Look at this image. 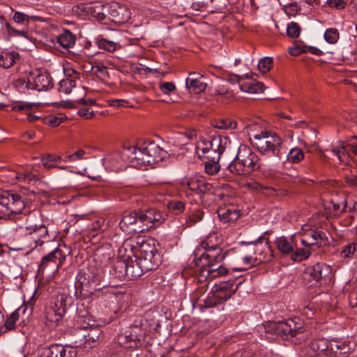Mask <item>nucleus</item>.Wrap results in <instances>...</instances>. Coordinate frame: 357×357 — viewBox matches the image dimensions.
Returning <instances> with one entry per match:
<instances>
[{
  "instance_id": "obj_1",
  "label": "nucleus",
  "mask_w": 357,
  "mask_h": 357,
  "mask_svg": "<svg viewBox=\"0 0 357 357\" xmlns=\"http://www.w3.org/2000/svg\"><path fill=\"white\" fill-rule=\"evenodd\" d=\"M113 253L108 247L98 248L94 254V260L98 264L99 267L89 266L87 271H81L77 275V285L81 291H86L91 296H97L98 292L107 287L106 284H102L105 276L103 268L110 261Z\"/></svg>"
},
{
  "instance_id": "obj_2",
  "label": "nucleus",
  "mask_w": 357,
  "mask_h": 357,
  "mask_svg": "<svg viewBox=\"0 0 357 357\" xmlns=\"http://www.w3.org/2000/svg\"><path fill=\"white\" fill-rule=\"evenodd\" d=\"M165 218L154 208L144 211L126 212L123 215L119 227L128 233H142L162 224Z\"/></svg>"
},
{
  "instance_id": "obj_3",
  "label": "nucleus",
  "mask_w": 357,
  "mask_h": 357,
  "mask_svg": "<svg viewBox=\"0 0 357 357\" xmlns=\"http://www.w3.org/2000/svg\"><path fill=\"white\" fill-rule=\"evenodd\" d=\"M250 140L261 155L281 158L283 140L276 132L271 130H261L250 137Z\"/></svg>"
},
{
  "instance_id": "obj_4",
  "label": "nucleus",
  "mask_w": 357,
  "mask_h": 357,
  "mask_svg": "<svg viewBox=\"0 0 357 357\" xmlns=\"http://www.w3.org/2000/svg\"><path fill=\"white\" fill-rule=\"evenodd\" d=\"M259 167V158L245 145L239 146L236 157L228 166L230 172L237 175L248 174Z\"/></svg>"
},
{
  "instance_id": "obj_5",
  "label": "nucleus",
  "mask_w": 357,
  "mask_h": 357,
  "mask_svg": "<svg viewBox=\"0 0 357 357\" xmlns=\"http://www.w3.org/2000/svg\"><path fill=\"white\" fill-rule=\"evenodd\" d=\"M266 333L282 339L289 340L295 344L301 343L305 337L304 330L293 320L286 321H269L265 325Z\"/></svg>"
},
{
  "instance_id": "obj_6",
  "label": "nucleus",
  "mask_w": 357,
  "mask_h": 357,
  "mask_svg": "<svg viewBox=\"0 0 357 357\" xmlns=\"http://www.w3.org/2000/svg\"><path fill=\"white\" fill-rule=\"evenodd\" d=\"M219 243L220 239L216 234L208 235L195 251V263L202 262L205 259H210L222 262L227 256V251L222 252Z\"/></svg>"
},
{
  "instance_id": "obj_7",
  "label": "nucleus",
  "mask_w": 357,
  "mask_h": 357,
  "mask_svg": "<svg viewBox=\"0 0 357 357\" xmlns=\"http://www.w3.org/2000/svg\"><path fill=\"white\" fill-rule=\"evenodd\" d=\"M117 342L126 349L142 347L145 343V332L139 325L129 326L118 335Z\"/></svg>"
},
{
  "instance_id": "obj_8",
  "label": "nucleus",
  "mask_w": 357,
  "mask_h": 357,
  "mask_svg": "<svg viewBox=\"0 0 357 357\" xmlns=\"http://www.w3.org/2000/svg\"><path fill=\"white\" fill-rule=\"evenodd\" d=\"M9 202H12V204L10 206V215L24 214L28 215L26 219L40 218L41 215L38 211L30 212L25 208L24 202L22 199L20 195L8 191H4L0 194V205H8Z\"/></svg>"
},
{
  "instance_id": "obj_9",
  "label": "nucleus",
  "mask_w": 357,
  "mask_h": 357,
  "mask_svg": "<svg viewBox=\"0 0 357 357\" xmlns=\"http://www.w3.org/2000/svg\"><path fill=\"white\" fill-rule=\"evenodd\" d=\"M27 225L26 227H19L17 232L20 235L30 236L34 246L42 245L45 241H48V231L46 226L40 223H33L32 218L26 219Z\"/></svg>"
},
{
  "instance_id": "obj_10",
  "label": "nucleus",
  "mask_w": 357,
  "mask_h": 357,
  "mask_svg": "<svg viewBox=\"0 0 357 357\" xmlns=\"http://www.w3.org/2000/svg\"><path fill=\"white\" fill-rule=\"evenodd\" d=\"M221 263L213 261V259L195 263L196 266L199 268L198 281L201 282L208 278L213 279L225 275L227 273V269Z\"/></svg>"
},
{
  "instance_id": "obj_11",
  "label": "nucleus",
  "mask_w": 357,
  "mask_h": 357,
  "mask_svg": "<svg viewBox=\"0 0 357 357\" xmlns=\"http://www.w3.org/2000/svg\"><path fill=\"white\" fill-rule=\"evenodd\" d=\"M330 348L331 342L324 338L316 339L302 347L301 353L303 357H332Z\"/></svg>"
},
{
  "instance_id": "obj_12",
  "label": "nucleus",
  "mask_w": 357,
  "mask_h": 357,
  "mask_svg": "<svg viewBox=\"0 0 357 357\" xmlns=\"http://www.w3.org/2000/svg\"><path fill=\"white\" fill-rule=\"evenodd\" d=\"M30 90L38 92L47 91L53 88V79L50 74L45 70H36L28 77Z\"/></svg>"
},
{
  "instance_id": "obj_13",
  "label": "nucleus",
  "mask_w": 357,
  "mask_h": 357,
  "mask_svg": "<svg viewBox=\"0 0 357 357\" xmlns=\"http://www.w3.org/2000/svg\"><path fill=\"white\" fill-rule=\"evenodd\" d=\"M146 155L147 154L145 152V144L141 147L125 146L121 152L122 160L130 163L132 166L148 165Z\"/></svg>"
},
{
  "instance_id": "obj_14",
  "label": "nucleus",
  "mask_w": 357,
  "mask_h": 357,
  "mask_svg": "<svg viewBox=\"0 0 357 357\" xmlns=\"http://www.w3.org/2000/svg\"><path fill=\"white\" fill-rule=\"evenodd\" d=\"M117 268L124 270L122 275H124L129 280H135L140 277L144 272L139 264V261L135 257L133 260L130 255H128L120 261L118 262Z\"/></svg>"
},
{
  "instance_id": "obj_15",
  "label": "nucleus",
  "mask_w": 357,
  "mask_h": 357,
  "mask_svg": "<svg viewBox=\"0 0 357 357\" xmlns=\"http://www.w3.org/2000/svg\"><path fill=\"white\" fill-rule=\"evenodd\" d=\"M77 351L70 345L53 344L42 349L40 357H77Z\"/></svg>"
},
{
  "instance_id": "obj_16",
  "label": "nucleus",
  "mask_w": 357,
  "mask_h": 357,
  "mask_svg": "<svg viewBox=\"0 0 357 357\" xmlns=\"http://www.w3.org/2000/svg\"><path fill=\"white\" fill-rule=\"evenodd\" d=\"M199 142H200L201 147H203L202 150H208L209 147L222 153L231 141L227 136L214 134L208 138L200 137Z\"/></svg>"
},
{
  "instance_id": "obj_17",
  "label": "nucleus",
  "mask_w": 357,
  "mask_h": 357,
  "mask_svg": "<svg viewBox=\"0 0 357 357\" xmlns=\"http://www.w3.org/2000/svg\"><path fill=\"white\" fill-rule=\"evenodd\" d=\"M66 259V255L59 248H55L47 255L44 256L39 266L42 271L47 267L55 268L56 271L63 264Z\"/></svg>"
},
{
  "instance_id": "obj_18",
  "label": "nucleus",
  "mask_w": 357,
  "mask_h": 357,
  "mask_svg": "<svg viewBox=\"0 0 357 357\" xmlns=\"http://www.w3.org/2000/svg\"><path fill=\"white\" fill-rule=\"evenodd\" d=\"M332 273V269L330 266L324 263H317L312 266L308 267L306 270V275H309V279L314 283L326 280Z\"/></svg>"
},
{
  "instance_id": "obj_19",
  "label": "nucleus",
  "mask_w": 357,
  "mask_h": 357,
  "mask_svg": "<svg viewBox=\"0 0 357 357\" xmlns=\"http://www.w3.org/2000/svg\"><path fill=\"white\" fill-rule=\"evenodd\" d=\"M182 185L183 188H188L192 192L198 194H204L211 188V184L207 183L203 177L199 176L185 179L182 181Z\"/></svg>"
},
{
  "instance_id": "obj_20",
  "label": "nucleus",
  "mask_w": 357,
  "mask_h": 357,
  "mask_svg": "<svg viewBox=\"0 0 357 357\" xmlns=\"http://www.w3.org/2000/svg\"><path fill=\"white\" fill-rule=\"evenodd\" d=\"M145 152L148 165L159 162L168 156L167 152L154 142L145 144Z\"/></svg>"
},
{
  "instance_id": "obj_21",
  "label": "nucleus",
  "mask_w": 357,
  "mask_h": 357,
  "mask_svg": "<svg viewBox=\"0 0 357 357\" xmlns=\"http://www.w3.org/2000/svg\"><path fill=\"white\" fill-rule=\"evenodd\" d=\"M328 241L324 232L321 230L311 229L305 232L302 235L301 242L306 248L317 245L321 246L322 243H326Z\"/></svg>"
},
{
  "instance_id": "obj_22",
  "label": "nucleus",
  "mask_w": 357,
  "mask_h": 357,
  "mask_svg": "<svg viewBox=\"0 0 357 357\" xmlns=\"http://www.w3.org/2000/svg\"><path fill=\"white\" fill-rule=\"evenodd\" d=\"M73 302V297L63 291L59 292L52 298L50 305L56 310L66 313L67 307L70 306Z\"/></svg>"
},
{
  "instance_id": "obj_23",
  "label": "nucleus",
  "mask_w": 357,
  "mask_h": 357,
  "mask_svg": "<svg viewBox=\"0 0 357 357\" xmlns=\"http://www.w3.org/2000/svg\"><path fill=\"white\" fill-rule=\"evenodd\" d=\"M64 314L61 310L49 305L45 310V325L51 329L54 328L59 325Z\"/></svg>"
},
{
  "instance_id": "obj_24",
  "label": "nucleus",
  "mask_w": 357,
  "mask_h": 357,
  "mask_svg": "<svg viewBox=\"0 0 357 357\" xmlns=\"http://www.w3.org/2000/svg\"><path fill=\"white\" fill-rule=\"evenodd\" d=\"M219 219L224 223H228L236 220L240 217V211L236 207L231 206H221L218 211Z\"/></svg>"
},
{
  "instance_id": "obj_25",
  "label": "nucleus",
  "mask_w": 357,
  "mask_h": 357,
  "mask_svg": "<svg viewBox=\"0 0 357 357\" xmlns=\"http://www.w3.org/2000/svg\"><path fill=\"white\" fill-rule=\"evenodd\" d=\"M140 255L144 257L149 261L153 262L158 261V265H160L162 258L160 254L153 245H151L148 242H143L140 245Z\"/></svg>"
},
{
  "instance_id": "obj_26",
  "label": "nucleus",
  "mask_w": 357,
  "mask_h": 357,
  "mask_svg": "<svg viewBox=\"0 0 357 357\" xmlns=\"http://www.w3.org/2000/svg\"><path fill=\"white\" fill-rule=\"evenodd\" d=\"M232 295H234V290L226 294H221V292L216 291L215 290L211 295L208 296L206 299L205 305L206 307H215L218 304L222 303L229 300Z\"/></svg>"
},
{
  "instance_id": "obj_27",
  "label": "nucleus",
  "mask_w": 357,
  "mask_h": 357,
  "mask_svg": "<svg viewBox=\"0 0 357 357\" xmlns=\"http://www.w3.org/2000/svg\"><path fill=\"white\" fill-rule=\"evenodd\" d=\"M204 218V211L198 204L192 205L186 216L185 224L191 227L201 221Z\"/></svg>"
},
{
  "instance_id": "obj_28",
  "label": "nucleus",
  "mask_w": 357,
  "mask_h": 357,
  "mask_svg": "<svg viewBox=\"0 0 357 357\" xmlns=\"http://www.w3.org/2000/svg\"><path fill=\"white\" fill-rule=\"evenodd\" d=\"M203 147H201L200 142H197L196 145V153L199 158L202 159H206L211 162H219L222 153L213 150L208 147V149L202 150Z\"/></svg>"
},
{
  "instance_id": "obj_29",
  "label": "nucleus",
  "mask_w": 357,
  "mask_h": 357,
  "mask_svg": "<svg viewBox=\"0 0 357 357\" xmlns=\"http://www.w3.org/2000/svg\"><path fill=\"white\" fill-rule=\"evenodd\" d=\"M275 245L277 249L283 255L291 254L296 246L292 238L288 239L285 236H280L275 239Z\"/></svg>"
},
{
  "instance_id": "obj_30",
  "label": "nucleus",
  "mask_w": 357,
  "mask_h": 357,
  "mask_svg": "<svg viewBox=\"0 0 357 357\" xmlns=\"http://www.w3.org/2000/svg\"><path fill=\"white\" fill-rule=\"evenodd\" d=\"M111 8V15L112 20L119 23L127 21L130 17V13L124 7L118 6L117 4H112Z\"/></svg>"
},
{
  "instance_id": "obj_31",
  "label": "nucleus",
  "mask_w": 357,
  "mask_h": 357,
  "mask_svg": "<svg viewBox=\"0 0 357 357\" xmlns=\"http://www.w3.org/2000/svg\"><path fill=\"white\" fill-rule=\"evenodd\" d=\"M20 59V55L17 52H2L0 54V66L4 68L11 67L17 60Z\"/></svg>"
},
{
  "instance_id": "obj_32",
  "label": "nucleus",
  "mask_w": 357,
  "mask_h": 357,
  "mask_svg": "<svg viewBox=\"0 0 357 357\" xmlns=\"http://www.w3.org/2000/svg\"><path fill=\"white\" fill-rule=\"evenodd\" d=\"M239 89L243 92L254 94L262 93L264 91L265 86L261 82L253 81L240 84Z\"/></svg>"
},
{
  "instance_id": "obj_33",
  "label": "nucleus",
  "mask_w": 357,
  "mask_h": 357,
  "mask_svg": "<svg viewBox=\"0 0 357 357\" xmlns=\"http://www.w3.org/2000/svg\"><path fill=\"white\" fill-rule=\"evenodd\" d=\"M75 36L68 30H66L57 37V43L66 49L72 47L75 45Z\"/></svg>"
},
{
  "instance_id": "obj_34",
  "label": "nucleus",
  "mask_w": 357,
  "mask_h": 357,
  "mask_svg": "<svg viewBox=\"0 0 357 357\" xmlns=\"http://www.w3.org/2000/svg\"><path fill=\"white\" fill-rule=\"evenodd\" d=\"M211 126L220 130H235L237 128V122L229 119H221L212 121Z\"/></svg>"
},
{
  "instance_id": "obj_35",
  "label": "nucleus",
  "mask_w": 357,
  "mask_h": 357,
  "mask_svg": "<svg viewBox=\"0 0 357 357\" xmlns=\"http://www.w3.org/2000/svg\"><path fill=\"white\" fill-rule=\"evenodd\" d=\"M330 349L332 351V357H337V354H346L351 352L352 347L345 343H341L337 341H331Z\"/></svg>"
},
{
  "instance_id": "obj_36",
  "label": "nucleus",
  "mask_w": 357,
  "mask_h": 357,
  "mask_svg": "<svg viewBox=\"0 0 357 357\" xmlns=\"http://www.w3.org/2000/svg\"><path fill=\"white\" fill-rule=\"evenodd\" d=\"M241 282L234 283L233 281H224L220 283L219 285L216 287L215 291L221 292V294H226L227 293L231 292L234 290V294L238 289V285Z\"/></svg>"
},
{
  "instance_id": "obj_37",
  "label": "nucleus",
  "mask_w": 357,
  "mask_h": 357,
  "mask_svg": "<svg viewBox=\"0 0 357 357\" xmlns=\"http://www.w3.org/2000/svg\"><path fill=\"white\" fill-rule=\"evenodd\" d=\"M185 86L189 93L198 94L206 89V84L202 79H192L190 83H185Z\"/></svg>"
},
{
  "instance_id": "obj_38",
  "label": "nucleus",
  "mask_w": 357,
  "mask_h": 357,
  "mask_svg": "<svg viewBox=\"0 0 357 357\" xmlns=\"http://www.w3.org/2000/svg\"><path fill=\"white\" fill-rule=\"evenodd\" d=\"M20 315L17 310L12 312L5 321L3 326L1 327V331H9L15 328L16 322L19 319Z\"/></svg>"
},
{
  "instance_id": "obj_39",
  "label": "nucleus",
  "mask_w": 357,
  "mask_h": 357,
  "mask_svg": "<svg viewBox=\"0 0 357 357\" xmlns=\"http://www.w3.org/2000/svg\"><path fill=\"white\" fill-rule=\"evenodd\" d=\"M167 206L170 212L179 215L184 211L185 203L178 199H172L167 202Z\"/></svg>"
},
{
  "instance_id": "obj_40",
  "label": "nucleus",
  "mask_w": 357,
  "mask_h": 357,
  "mask_svg": "<svg viewBox=\"0 0 357 357\" xmlns=\"http://www.w3.org/2000/svg\"><path fill=\"white\" fill-rule=\"evenodd\" d=\"M136 258L138 260L139 264V266H141L144 273L149 271L155 270L159 266V265H158V261H153V262H151L146 259L142 255H140L139 257H136Z\"/></svg>"
},
{
  "instance_id": "obj_41",
  "label": "nucleus",
  "mask_w": 357,
  "mask_h": 357,
  "mask_svg": "<svg viewBox=\"0 0 357 357\" xmlns=\"http://www.w3.org/2000/svg\"><path fill=\"white\" fill-rule=\"evenodd\" d=\"M286 157L288 161L297 164L304 158V153L300 149H292L289 151Z\"/></svg>"
},
{
  "instance_id": "obj_42",
  "label": "nucleus",
  "mask_w": 357,
  "mask_h": 357,
  "mask_svg": "<svg viewBox=\"0 0 357 357\" xmlns=\"http://www.w3.org/2000/svg\"><path fill=\"white\" fill-rule=\"evenodd\" d=\"M76 82L71 78H66L59 82V91L68 94L75 87Z\"/></svg>"
},
{
  "instance_id": "obj_43",
  "label": "nucleus",
  "mask_w": 357,
  "mask_h": 357,
  "mask_svg": "<svg viewBox=\"0 0 357 357\" xmlns=\"http://www.w3.org/2000/svg\"><path fill=\"white\" fill-rule=\"evenodd\" d=\"M291 259L295 261H301L307 259L310 255V252L307 248L297 249L291 253Z\"/></svg>"
},
{
  "instance_id": "obj_44",
  "label": "nucleus",
  "mask_w": 357,
  "mask_h": 357,
  "mask_svg": "<svg viewBox=\"0 0 357 357\" xmlns=\"http://www.w3.org/2000/svg\"><path fill=\"white\" fill-rule=\"evenodd\" d=\"M96 43L100 49H102L110 52L116 50L117 46V43L106 40L105 38L98 39Z\"/></svg>"
},
{
  "instance_id": "obj_45",
  "label": "nucleus",
  "mask_w": 357,
  "mask_h": 357,
  "mask_svg": "<svg viewBox=\"0 0 357 357\" xmlns=\"http://www.w3.org/2000/svg\"><path fill=\"white\" fill-rule=\"evenodd\" d=\"M107 9V6H104L100 3L96 4L91 8V14L97 20H102L105 18V10Z\"/></svg>"
},
{
  "instance_id": "obj_46",
  "label": "nucleus",
  "mask_w": 357,
  "mask_h": 357,
  "mask_svg": "<svg viewBox=\"0 0 357 357\" xmlns=\"http://www.w3.org/2000/svg\"><path fill=\"white\" fill-rule=\"evenodd\" d=\"M324 38L330 44H335L339 39V32L335 28H330L326 30Z\"/></svg>"
},
{
  "instance_id": "obj_47",
  "label": "nucleus",
  "mask_w": 357,
  "mask_h": 357,
  "mask_svg": "<svg viewBox=\"0 0 357 357\" xmlns=\"http://www.w3.org/2000/svg\"><path fill=\"white\" fill-rule=\"evenodd\" d=\"M61 157L57 155H47L42 158L43 165L47 169L56 167L57 165H54V162H60Z\"/></svg>"
},
{
  "instance_id": "obj_48",
  "label": "nucleus",
  "mask_w": 357,
  "mask_h": 357,
  "mask_svg": "<svg viewBox=\"0 0 357 357\" xmlns=\"http://www.w3.org/2000/svg\"><path fill=\"white\" fill-rule=\"evenodd\" d=\"M273 66V59L271 57H264L258 63V69L263 74L268 72Z\"/></svg>"
},
{
  "instance_id": "obj_49",
  "label": "nucleus",
  "mask_w": 357,
  "mask_h": 357,
  "mask_svg": "<svg viewBox=\"0 0 357 357\" xmlns=\"http://www.w3.org/2000/svg\"><path fill=\"white\" fill-rule=\"evenodd\" d=\"M301 31V27L296 22H291L287 25V33L290 38H298L300 36Z\"/></svg>"
},
{
  "instance_id": "obj_50",
  "label": "nucleus",
  "mask_w": 357,
  "mask_h": 357,
  "mask_svg": "<svg viewBox=\"0 0 357 357\" xmlns=\"http://www.w3.org/2000/svg\"><path fill=\"white\" fill-rule=\"evenodd\" d=\"M30 17L24 13L16 11L13 15V20L19 24L27 26L30 22Z\"/></svg>"
},
{
  "instance_id": "obj_51",
  "label": "nucleus",
  "mask_w": 357,
  "mask_h": 357,
  "mask_svg": "<svg viewBox=\"0 0 357 357\" xmlns=\"http://www.w3.org/2000/svg\"><path fill=\"white\" fill-rule=\"evenodd\" d=\"M220 169V166L218 164V162H213L209 160L205 162V172L209 175H214L217 174Z\"/></svg>"
},
{
  "instance_id": "obj_52",
  "label": "nucleus",
  "mask_w": 357,
  "mask_h": 357,
  "mask_svg": "<svg viewBox=\"0 0 357 357\" xmlns=\"http://www.w3.org/2000/svg\"><path fill=\"white\" fill-rule=\"evenodd\" d=\"M357 249V243L352 242L344 246L341 251V256L343 257H349L353 255Z\"/></svg>"
},
{
  "instance_id": "obj_53",
  "label": "nucleus",
  "mask_w": 357,
  "mask_h": 357,
  "mask_svg": "<svg viewBox=\"0 0 357 357\" xmlns=\"http://www.w3.org/2000/svg\"><path fill=\"white\" fill-rule=\"evenodd\" d=\"M159 89L162 93L169 95L176 89V86L172 82H160Z\"/></svg>"
},
{
  "instance_id": "obj_54",
  "label": "nucleus",
  "mask_w": 357,
  "mask_h": 357,
  "mask_svg": "<svg viewBox=\"0 0 357 357\" xmlns=\"http://www.w3.org/2000/svg\"><path fill=\"white\" fill-rule=\"evenodd\" d=\"M105 220L100 218L97 220L92 225V229L97 231H102L105 230L107 227V225L105 224Z\"/></svg>"
},
{
  "instance_id": "obj_55",
  "label": "nucleus",
  "mask_w": 357,
  "mask_h": 357,
  "mask_svg": "<svg viewBox=\"0 0 357 357\" xmlns=\"http://www.w3.org/2000/svg\"><path fill=\"white\" fill-rule=\"evenodd\" d=\"M327 4L332 8L340 10L345 8L346 2L344 0H327Z\"/></svg>"
},
{
  "instance_id": "obj_56",
  "label": "nucleus",
  "mask_w": 357,
  "mask_h": 357,
  "mask_svg": "<svg viewBox=\"0 0 357 357\" xmlns=\"http://www.w3.org/2000/svg\"><path fill=\"white\" fill-rule=\"evenodd\" d=\"M33 105L32 103L29 102H18L13 106V109L15 111H28L31 109Z\"/></svg>"
},
{
  "instance_id": "obj_57",
  "label": "nucleus",
  "mask_w": 357,
  "mask_h": 357,
  "mask_svg": "<svg viewBox=\"0 0 357 357\" xmlns=\"http://www.w3.org/2000/svg\"><path fill=\"white\" fill-rule=\"evenodd\" d=\"M289 53L292 56H298L302 53L307 52L306 46L304 47H300V46H295L289 47L288 49Z\"/></svg>"
},
{
  "instance_id": "obj_58",
  "label": "nucleus",
  "mask_w": 357,
  "mask_h": 357,
  "mask_svg": "<svg viewBox=\"0 0 357 357\" xmlns=\"http://www.w3.org/2000/svg\"><path fill=\"white\" fill-rule=\"evenodd\" d=\"M332 152L337 158L340 162H344V159L347 157L345 148L344 146H342L341 149H334Z\"/></svg>"
},
{
  "instance_id": "obj_59",
  "label": "nucleus",
  "mask_w": 357,
  "mask_h": 357,
  "mask_svg": "<svg viewBox=\"0 0 357 357\" xmlns=\"http://www.w3.org/2000/svg\"><path fill=\"white\" fill-rule=\"evenodd\" d=\"M77 114L79 116L89 119L93 116L94 112L91 111L89 108H82L77 112Z\"/></svg>"
},
{
  "instance_id": "obj_60",
  "label": "nucleus",
  "mask_w": 357,
  "mask_h": 357,
  "mask_svg": "<svg viewBox=\"0 0 357 357\" xmlns=\"http://www.w3.org/2000/svg\"><path fill=\"white\" fill-rule=\"evenodd\" d=\"M86 151L84 149H79L74 153L69 155V158H74V160H80L84 159Z\"/></svg>"
},
{
  "instance_id": "obj_61",
  "label": "nucleus",
  "mask_w": 357,
  "mask_h": 357,
  "mask_svg": "<svg viewBox=\"0 0 357 357\" xmlns=\"http://www.w3.org/2000/svg\"><path fill=\"white\" fill-rule=\"evenodd\" d=\"M14 85L15 87L19 89H29V84H28V79H18L14 82Z\"/></svg>"
},
{
  "instance_id": "obj_62",
  "label": "nucleus",
  "mask_w": 357,
  "mask_h": 357,
  "mask_svg": "<svg viewBox=\"0 0 357 357\" xmlns=\"http://www.w3.org/2000/svg\"><path fill=\"white\" fill-rule=\"evenodd\" d=\"M93 69L96 73H99L103 77H105L108 75L107 67L102 64L94 66H93Z\"/></svg>"
},
{
  "instance_id": "obj_63",
  "label": "nucleus",
  "mask_w": 357,
  "mask_h": 357,
  "mask_svg": "<svg viewBox=\"0 0 357 357\" xmlns=\"http://www.w3.org/2000/svg\"><path fill=\"white\" fill-rule=\"evenodd\" d=\"M253 188L256 190L260 191L261 192H264V190L270 191V195H272L274 192L273 188L268 186L262 185L261 184L259 183H256L253 185Z\"/></svg>"
},
{
  "instance_id": "obj_64",
  "label": "nucleus",
  "mask_w": 357,
  "mask_h": 357,
  "mask_svg": "<svg viewBox=\"0 0 357 357\" xmlns=\"http://www.w3.org/2000/svg\"><path fill=\"white\" fill-rule=\"evenodd\" d=\"M48 123L52 127L58 126L62 122V119L56 116H50L47 119Z\"/></svg>"
}]
</instances>
